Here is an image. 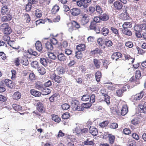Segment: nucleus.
<instances>
[{"label":"nucleus","mask_w":146,"mask_h":146,"mask_svg":"<svg viewBox=\"0 0 146 146\" xmlns=\"http://www.w3.org/2000/svg\"><path fill=\"white\" fill-rule=\"evenodd\" d=\"M144 94L143 91H141L140 93L137 94L135 95L132 96L131 98V100L133 102L140 100L143 96Z\"/></svg>","instance_id":"f257e3e1"},{"label":"nucleus","mask_w":146,"mask_h":146,"mask_svg":"<svg viewBox=\"0 0 146 146\" xmlns=\"http://www.w3.org/2000/svg\"><path fill=\"white\" fill-rule=\"evenodd\" d=\"M81 18L80 22L82 25L86 24L89 21V17L88 15L82 14L81 15Z\"/></svg>","instance_id":"f03ea898"},{"label":"nucleus","mask_w":146,"mask_h":146,"mask_svg":"<svg viewBox=\"0 0 146 146\" xmlns=\"http://www.w3.org/2000/svg\"><path fill=\"white\" fill-rule=\"evenodd\" d=\"M92 1H78L77 2V5L79 7L83 6L84 8H86L88 6V4Z\"/></svg>","instance_id":"7ed1b4c3"},{"label":"nucleus","mask_w":146,"mask_h":146,"mask_svg":"<svg viewBox=\"0 0 146 146\" xmlns=\"http://www.w3.org/2000/svg\"><path fill=\"white\" fill-rule=\"evenodd\" d=\"M2 83L5 85H6L8 87L12 88L13 87V83L12 81L8 79H5L4 81H2Z\"/></svg>","instance_id":"20e7f679"},{"label":"nucleus","mask_w":146,"mask_h":146,"mask_svg":"<svg viewBox=\"0 0 146 146\" xmlns=\"http://www.w3.org/2000/svg\"><path fill=\"white\" fill-rule=\"evenodd\" d=\"M36 108L37 110L40 112L43 113L44 112L45 109L44 105L41 102H38L36 104Z\"/></svg>","instance_id":"39448f33"},{"label":"nucleus","mask_w":146,"mask_h":146,"mask_svg":"<svg viewBox=\"0 0 146 146\" xmlns=\"http://www.w3.org/2000/svg\"><path fill=\"white\" fill-rule=\"evenodd\" d=\"M129 86V85H126L122 89H119L117 90L116 93L117 95L119 97L121 96L123 92L126 90V88H127L128 89Z\"/></svg>","instance_id":"423d86ee"},{"label":"nucleus","mask_w":146,"mask_h":146,"mask_svg":"<svg viewBox=\"0 0 146 146\" xmlns=\"http://www.w3.org/2000/svg\"><path fill=\"white\" fill-rule=\"evenodd\" d=\"M70 12L72 15L75 16L80 14V10L79 9L73 8L70 10Z\"/></svg>","instance_id":"0eeeda50"},{"label":"nucleus","mask_w":146,"mask_h":146,"mask_svg":"<svg viewBox=\"0 0 146 146\" xmlns=\"http://www.w3.org/2000/svg\"><path fill=\"white\" fill-rule=\"evenodd\" d=\"M89 131V132L94 136H96L98 133L97 129L93 126H91L90 127Z\"/></svg>","instance_id":"6e6552de"},{"label":"nucleus","mask_w":146,"mask_h":146,"mask_svg":"<svg viewBox=\"0 0 146 146\" xmlns=\"http://www.w3.org/2000/svg\"><path fill=\"white\" fill-rule=\"evenodd\" d=\"M52 77L55 81L58 83H60L61 82L64 81V79L63 78L60 77L58 76H56V74L53 75Z\"/></svg>","instance_id":"1a4fd4ad"},{"label":"nucleus","mask_w":146,"mask_h":146,"mask_svg":"<svg viewBox=\"0 0 146 146\" xmlns=\"http://www.w3.org/2000/svg\"><path fill=\"white\" fill-rule=\"evenodd\" d=\"M116 1L114 3L115 7L116 9L120 10L122 7L123 5L121 1Z\"/></svg>","instance_id":"9d476101"},{"label":"nucleus","mask_w":146,"mask_h":146,"mask_svg":"<svg viewBox=\"0 0 146 146\" xmlns=\"http://www.w3.org/2000/svg\"><path fill=\"white\" fill-rule=\"evenodd\" d=\"M122 54L120 52H116L113 54L111 56V58L113 60L115 59L117 61L119 58L121 57Z\"/></svg>","instance_id":"9b49d317"},{"label":"nucleus","mask_w":146,"mask_h":146,"mask_svg":"<svg viewBox=\"0 0 146 146\" xmlns=\"http://www.w3.org/2000/svg\"><path fill=\"white\" fill-rule=\"evenodd\" d=\"M109 32V29L105 27H103L100 31L101 34L104 36H107L108 35Z\"/></svg>","instance_id":"f8f14e48"},{"label":"nucleus","mask_w":146,"mask_h":146,"mask_svg":"<svg viewBox=\"0 0 146 146\" xmlns=\"http://www.w3.org/2000/svg\"><path fill=\"white\" fill-rule=\"evenodd\" d=\"M35 87L36 89L39 90H42L43 89L44 86L42 83L40 82H36L35 84Z\"/></svg>","instance_id":"ddd939ff"},{"label":"nucleus","mask_w":146,"mask_h":146,"mask_svg":"<svg viewBox=\"0 0 146 146\" xmlns=\"http://www.w3.org/2000/svg\"><path fill=\"white\" fill-rule=\"evenodd\" d=\"M30 93L31 94L35 97H39L41 95V93L39 92L34 89L31 90Z\"/></svg>","instance_id":"4468645a"},{"label":"nucleus","mask_w":146,"mask_h":146,"mask_svg":"<svg viewBox=\"0 0 146 146\" xmlns=\"http://www.w3.org/2000/svg\"><path fill=\"white\" fill-rule=\"evenodd\" d=\"M128 111V108L127 106L124 105L123 106L121 110V113L122 115H124Z\"/></svg>","instance_id":"2eb2a0df"},{"label":"nucleus","mask_w":146,"mask_h":146,"mask_svg":"<svg viewBox=\"0 0 146 146\" xmlns=\"http://www.w3.org/2000/svg\"><path fill=\"white\" fill-rule=\"evenodd\" d=\"M76 49L78 51L81 52L85 50V46L84 44H80L77 46Z\"/></svg>","instance_id":"dca6fc26"},{"label":"nucleus","mask_w":146,"mask_h":146,"mask_svg":"<svg viewBox=\"0 0 146 146\" xmlns=\"http://www.w3.org/2000/svg\"><path fill=\"white\" fill-rule=\"evenodd\" d=\"M36 49L39 51H41L42 49V45L39 41H37L35 44Z\"/></svg>","instance_id":"f3484780"},{"label":"nucleus","mask_w":146,"mask_h":146,"mask_svg":"<svg viewBox=\"0 0 146 146\" xmlns=\"http://www.w3.org/2000/svg\"><path fill=\"white\" fill-rule=\"evenodd\" d=\"M72 108L74 110V108H76V107H77L79 104V102L76 100H72L71 103Z\"/></svg>","instance_id":"a211bd4d"},{"label":"nucleus","mask_w":146,"mask_h":146,"mask_svg":"<svg viewBox=\"0 0 146 146\" xmlns=\"http://www.w3.org/2000/svg\"><path fill=\"white\" fill-rule=\"evenodd\" d=\"M21 94L18 92H16L14 93L13 95V98L14 100H17L19 99L21 97Z\"/></svg>","instance_id":"6ab92c4d"},{"label":"nucleus","mask_w":146,"mask_h":146,"mask_svg":"<svg viewBox=\"0 0 146 146\" xmlns=\"http://www.w3.org/2000/svg\"><path fill=\"white\" fill-rule=\"evenodd\" d=\"M57 57L58 60L60 61H64L66 60V57L62 53H61L58 55Z\"/></svg>","instance_id":"aec40b11"},{"label":"nucleus","mask_w":146,"mask_h":146,"mask_svg":"<svg viewBox=\"0 0 146 146\" xmlns=\"http://www.w3.org/2000/svg\"><path fill=\"white\" fill-rule=\"evenodd\" d=\"M100 16L101 20L103 21H106L108 20L109 19V15L106 13L101 14Z\"/></svg>","instance_id":"412c9836"},{"label":"nucleus","mask_w":146,"mask_h":146,"mask_svg":"<svg viewBox=\"0 0 146 146\" xmlns=\"http://www.w3.org/2000/svg\"><path fill=\"white\" fill-rule=\"evenodd\" d=\"M29 3L26 5V10L27 11H29L31 9L32 4H34L35 1H28Z\"/></svg>","instance_id":"4be33fe9"},{"label":"nucleus","mask_w":146,"mask_h":146,"mask_svg":"<svg viewBox=\"0 0 146 146\" xmlns=\"http://www.w3.org/2000/svg\"><path fill=\"white\" fill-rule=\"evenodd\" d=\"M9 12V9L7 6H3L1 9V13L2 15L7 14Z\"/></svg>","instance_id":"5701e85b"},{"label":"nucleus","mask_w":146,"mask_h":146,"mask_svg":"<svg viewBox=\"0 0 146 146\" xmlns=\"http://www.w3.org/2000/svg\"><path fill=\"white\" fill-rule=\"evenodd\" d=\"M83 143L85 145H93L94 144L93 141L89 138L87 139Z\"/></svg>","instance_id":"b1692460"},{"label":"nucleus","mask_w":146,"mask_h":146,"mask_svg":"<svg viewBox=\"0 0 146 146\" xmlns=\"http://www.w3.org/2000/svg\"><path fill=\"white\" fill-rule=\"evenodd\" d=\"M21 63L25 66H27L29 64L28 58L25 57H23L21 59Z\"/></svg>","instance_id":"393cba45"},{"label":"nucleus","mask_w":146,"mask_h":146,"mask_svg":"<svg viewBox=\"0 0 146 146\" xmlns=\"http://www.w3.org/2000/svg\"><path fill=\"white\" fill-rule=\"evenodd\" d=\"M45 46L48 50H52L53 49V45L50 41H48L45 43Z\"/></svg>","instance_id":"a878e982"},{"label":"nucleus","mask_w":146,"mask_h":146,"mask_svg":"<svg viewBox=\"0 0 146 146\" xmlns=\"http://www.w3.org/2000/svg\"><path fill=\"white\" fill-rule=\"evenodd\" d=\"M93 62L97 68H99L100 67L101 63L99 60L94 59L93 60Z\"/></svg>","instance_id":"bb28decb"},{"label":"nucleus","mask_w":146,"mask_h":146,"mask_svg":"<svg viewBox=\"0 0 146 146\" xmlns=\"http://www.w3.org/2000/svg\"><path fill=\"white\" fill-rule=\"evenodd\" d=\"M40 63L44 66H47L48 62L46 59L44 58H40Z\"/></svg>","instance_id":"cd10ccee"},{"label":"nucleus","mask_w":146,"mask_h":146,"mask_svg":"<svg viewBox=\"0 0 146 146\" xmlns=\"http://www.w3.org/2000/svg\"><path fill=\"white\" fill-rule=\"evenodd\" d=\"M124 29H127L130 28L132 27L131 23L130 22H125L122 25Z\"/></svg>","instance_id":"c85d7f7f"},{"label":"nucleus","mask_w":146,"mask_h":146,"mask_svg":"<svg viewBox=\"0 0 146 146\" xmlns=\"http://www.w3.org/2000/svg\"><path fill=\"white\" fill-rule=\"evenodd\" d=\"M139 107L142 112L146 113V102H145L143 105H139Z\"/></svg>","instance_id":"c756f323"},{"label":"nucleus","mask_w":146,"mask_h":146,"mask_svg":"<svg viewBox=\"0 0 146 146\" xmlns=\"http://www.w3.org/2000/svg\"><path fill=\"white\" fill-rule=\"evenodd\" d=\"M12 106L13 108L16 111H21L22 110V108L21 106L15 104H13Z\"/></svg>","instance_id":"7c9ffc66"},{"label":"nucleus","mask_w":146,"mask_h":146,"mask_svg":"<svg viewBox=\"0 0 146 146\" xmlns=\"http://www.w3.org/2000/svg\"><path fill=\"white\" fill-rule=\"evenodd\" d=\"M38 70L39 72L42 75H43L46 73L45 69L42 66L38 67Z\"/></svg>","instance_id":"2f4dec72"},{"label":"nucleus","mask_w":146,"mask_h":146,"mask_svg":"<svg viewBox=\"0 0 146 146\" xmlns=\"http://www.w3.org/2000/svg\"><path fill=\"white\" fill-rule=\"evenodd\" d=\"M101 75V72L99 71H98L96 73L95 76L96 80L97 82H99L100 81Z\"/></svg>","instance_id":"473e14b6"},{"label":"nucleus","mask_w":146,"mask_h":146,"mask_svg":"<svg viewBox=\"0 0 146 146\" xmlns=\"http://www.w3.org/2000/svg\"><path fill=\"white\" fill-rule=\"evenodd\" d=\"M122 32L125 35L128 36H130L132 35V32L130 31L125 29H124L122 30Z\"/></svg>","instance_id":"72a5a7b5"},{"label":"nucleus","mask_w":146,"mask_h":146,"mask_svg":"<svg viewBox=\"0 0 146 146\" xmlns=\"http://www.w3.org/2000/svg\"><path fill=\"white\" fill-rule=\"evenodd\" d=\"M42 90L43 91V94L44 95H48L50 94L51 92V90L49 88H44V87Z\"/></svg>","instance_id":"f704fd0d"},{"label":"nucleus","mask_w":146,"mask_h":146,"mask_svg":"<svg viewBox=\"0 0 146 146\" xmlns=\"http://www.w3.org/2000/svg\"><path fill=\"white\" fill-rule=\"evenodd\" d=\"M57 73L59 74H63L65 72L64 69L62 67L58 68L56 70Z\"/></svg>","instance_id":"c9c22d12"},{"label":"nucleus","mask_w":146,"mask_h":146,"mask_svg":"<svg viewBox=\"0 0 146 146\" xmlns=\"http://www.w3.org/2000/svg\"><path fill=\"white\" fill-rule=\"evenodd\" d=\"M73 133L76 134L78 135H79L80 133V129L79 127L76 126L73 129Z\"/></svg>","instance_id":"e433bc0d"},{"label":"nucleus","mask_w":146,"mask_h":146,"mask_svg":"<svg viewBox=\"0 0 146 146\" xmlns=\"http://www.w3.org/2000/svg\"><path fill=\"white\" fill-rule=\"evenodd\" d=\"M48 57L52 59L55 60L56 58V56L55 54L52 52H48Z\"/></svg>","instance_id":"4c0bfd02"},{"label":"nucleus","mask_w":146,"mask_h":146,"mask_svg":"<svg viewBox=\"0 0 146 146\" xmlns=\"http://www.w3.org/2000/svg\"><path fill=\"white\" fill-rule=\"evenodd\" d=\"M52 119L56 122L59 123L60 121V119L57 115H54L52 117Z\"/></svg>","instance_id":"58836bf2"},{"label":"nucleus","mask_w":146,"mask_h":146,"mask_svg":"<svg viewBox=\"0 0 146 146\" xmlns=\"http://www.w3.org/2000/svg\"><path fill=\"white\" fill-rule=\"evenodd\" d=\"M9 27V25L7 23H4L1 25L0 29L4 31L6 28L8 27Z\"/></svg>","instance_id":"ea45409f"},{"label":"nucleus","mask_w":146,"mask_h":146,"mask_svg":"<svg viewBox=\"0 0 146 146\" xmlns=\"http://www.w3.org/2000/svg\"><path fill=\"white\" fill-rule=\"evenodd\" d=\"M59 7L56 5L54 6L53 7L52 9V12L53 13H56L58 12L59 10Z\"/></svg>","instance_id":"a19ab883"},{"label":"nucleus","mask_w":146,"mask_h":146,"mask_svg":"<svg viewBox=\"0 0 146 146\" xmlns=\"http://www.w3.org/2000/svg\"><path fill=\"white\" fill-rule=\"evenodd\" d=\"M12 32V29L11 28L9 27L6 28L5 31H4L3 32L5 35H9Z\"/></svg>","instance_id":"79ce46f5"},{"label":"nucleus","mask_w":146,"mask_h":146,"mask_svg":"<svg viewBox=\"0 0 146 146\" xmlns=\"http://www.w3.org/2000/svg\"><path fill=\"white\" fill-rule=\"evenodd\" d=\"M110 29L113 33L117 35V36H119L118 31L117 29L114 27H111Z\"/></svg>","instance_id":"37998d69"},{"label":"nucleus","mask_w":146,"mask_h":146,"mask_svg":"<svg viewBox=\"0 0 146 146\" xmlns=\"http://www.w3.org/2000/svg\"><path fill=\"white\" fill-rule=\"evenodd\" d=\"M62 109L64 110H67L70 108V105L66 103L63 104L61 106Z\"/></svg>","instance_id":"c03bdc74"},{"label":"nucleus","mask_w":146,"mask_h":146,"mask_svg":"<svg viewBox=\"0 0 146 146\" xmlns=\"http://www.w3.org/2000/svg\"><path fill=\"white\" fill-rule=\"evenodd\" d=\"M115 136L113 135L109 136V142L110 144H112L114 142L115 139Z\"/></svg>","instance_id":"a18cd8bd"},{"label":"nucleus","mask_w":146,"mask_h":146,"mask_svg":"<svg viewBox=\"0 0 146 146\" xmlns=\"http://www.w3.org/2000/svg\"><path fill=\"white\" fill-rule=\"evenodd\" d=\"M109 123L108 121H105L102 123H100L99 125L102 127H104L106 126Z\"/></svg>","instance_id":"49530a36"},{"label":"nucleus","mask_w":146,"mask_h":146,"mask_svg":"<svg viewBox=\"0 0 146 146\" xmlns=\"http://www.w3.org/2000/svg\"><path fill=\"white\" fill-rule=\"evenodd\" d=\"M101 50L98 48H96L95 50L91 51L90 54L91 55H94L97 53H99Z\"/></svg>","instance_id":"de8ad7c7"},{"label":"nucleus","mask_w":146,"mask_h":146,"mask_svg":"<svg viewBox=\"0 0 146 146\" xmlns=\"http://www.w3.org/2000/svg\"><path fill=\"white\" fill-rule=\"evenodd\" d=\"M90 98L89 95L86 94L84 95L81 98V100L83 101H88Z\"/></svg>","instance_id":"09e8293b"},{"label":"nucleus","mask_w":146,"mask_h":146,"mask_svg":"<svg viewBox=\"0 0 146 146\" xmlns=\"http://www.w3.org/2000/svg\"><path fill=\"white\" fill-rule=\"evenodd\" d=\"M6 90L5 88V85L4 84H3L2 83V81L0 83V92H4Z\"/></svg>","instance_id":"8fccbe9b"},{"label":"nucleus","mask_w":146,"mask_h":146,"mask_svg":"<svg viewBox=\"0 0 146 146\" xmlns=\"http://www.w3.org/2000/svg\"><path fill=\"white\" fill-rule=\"evenodd\" d=\"M113 42L110 40H107L105 42V44L107 46H111L113 45Z\"/></svg>","instance_id":"3c124183"},{"label":"nucleus","mask_w":146,"mask_h":146,"mask_svg":"<svg viewBox=\"0 0 146 146\" xmlns=\"http://www.w3.org/2000/svg\"><path fill=\"white\" fill-rule=\"evenodd\" d=\"M110 128L112 129H115L117 128L118 125L115 123H111L109 125Z\"/></svg>","instance_id":"603ef678"},{"label":"nucleus","mask_w":146,"mask_h":146,"mask_svg":"<svg viewBox=\"0 0 146 146\" xmlns=\"http://www.w3.org/2000/svg\"><path fill=\"white\" fill-rule=\"evenodd\" d=\"M35 15L37 17L39 18L42 15L41 11L39 9H37L35 11Z\"/></svg>","instance_id":"864d4df0"},{"label":"nucleus","mask_w":146,"mask_h":146,"mask_svg":"<svg viewBox=\"0 0 146 146\" xmlns=\"http://www.w3.org/2000/svg\"><path fill=\"white\" fill-rule=\"evenodd\" d=\"M8 35H5L3 36V40L5 41L8 42L9 40H10V37Z\"/></svg>","instance_id":"5fc2aeb1"},{"label":"nucleus","mask_w":146,"mask_h":146,"mask_svg":"<svg viewBox=\"0 0 146 146\" xmlns=\"http://www.w3.org/2000/svg\"><path fill=\"white\" fill-rule=\"evenodd\" d=\"M140 25H135L134 27V30L136 32L141 31Z\"/></svg>","instance_id":"6e6d98bb"},{"label":"nucleus","mask_w":146,"mask_h":146,"mask_svg":"<svg viewBox=\"0 0 146 146\" xmlns=\"http://www.w3.org/2000/svg\"><path fill=\"white\" fill-rule=\"evenodd\" d=\"M125 58L126 59L129 60H130L132 59L131 61V62L132 63H133L134 62L135 60V58H134L133 59L129 55H125Z\"/></svg>","instance_id":"4d7b16f0"},{"label":"nucleus","mask_w":146,"mask_h":146,"mask_svg":"<svg viewBox=\"0 0 146 146\" xmlns=\"http://www.w3.org/2000/svg\"><path fill=\"white\" fill-rule=\"evenodd\" d=\"M91 104L90 103H84L82 104V106L84 108H90L91 106Z\"/></svg>","instance_id":"13d9d810"},{"label":"nucleus","mask_w":146,"mask_h":146,"mask_svg":"<svg viewBox=\"0 0 146 146\" xmlns=\"http://www.w3.org/2000/svg\"><path fill=\"white\" fill-rule=\"evenodd\" d=\"M141 76V73L140 71L137 70L136 71L135 73V78L136 79H139Z\"/></svg>","instance_id":"bf43d9fd"},{"label":"nucleus","mask_w":146,"mask_h":146,"mask_svg":"<svg viewBox=\"0 0 146 146\" xmlns=\"http://www.w3.org/2000/svg\"><path fill=\"white\" fill-rule=\"evenodd\" d=\"M75 56L78 59H80L82 57V54L80 52H76Z\"/></svg>","instance_id":"052dcab7"},{"label":"nucleus","mask_w":146,"mask_h":146,"mask_svg":"<svg viewBox=\"0 0 146 146\" xmlns=\"http://www.w3.org/2000/svg\"><path fill=\"white\" fill-rule=\"evenodd\" d=\"M84 110V108L82 106V104H81V106H79L78 105L77 107H76V108H74V111H83Z\"/></svg>","instance_id":"680f3d73"},{"label":"nucleus","mask_w":146,"mask_h":146,"mask_svg":"<svg viewBox=\"0 0 146 146\" xmlns=\"http://www.w3.org/2000/svg\"><path fill=\"white\" fill-rule=\"evenodd\" d=\"M69 117V113L68 112H66L63 114L62 117V119H68Z\"/></svg>","instance_id":"e2e57ef3"},{"label":"nucleus","mask_w":146,"mask_h":146,"mask_svg":"<svg viewBox=\"0 0 146 146\" xmlns=\"http://www.w3.org/2000/svg\"><path fill=\"white\" fill-rule=\"evenodd\" d=\"M57 99V97L55 94L53 95L49 98V100L51 102H53Z\"/></svg>","instance_id":"0e129e2a"},{"label":"nucleus","mask_w":146,"mask_h":146,"mask_svg":"<svg viewBox=\"0 0 146 146\" xmlns=\"http://www.w3.org/2000/svg\"><path fill=\"white\" fill-rule=\"evenodd\" d=\"M105 97V101L108 104H110V97L107 95L104 96Z\"/></svg>","instance_id":"69168bd1"},{"label":"nucleus","mask_w":146,"mask_h":146,"mask_svg":"<svg viewBox=\"0 0 146 146\" xmlns=\"http://www.w3.org/2000/svg\"><path fill=\"white\" fill-rule=\"evenodd\" d=\"M94 22L97 23L100 22V21H102L101 19L100 18V17H95L94 19Z\"/></svg>","instance_id":"338daca9"},{"label":"nucleus","mask_w":146,"mask_h":146,"mask_svg":"<svg viewBox=\"0 0 146 146\" xmlns=\"http://www.w3.org/2000/svg\"><path fill=\"white\" fill-rule=\"evenodd\" d=\"M141 31L145 30L146 32V23H143L140 24Z\"/></svg>","instance_id":"774afa93"}]
</instances>
